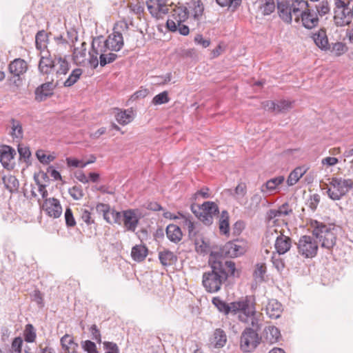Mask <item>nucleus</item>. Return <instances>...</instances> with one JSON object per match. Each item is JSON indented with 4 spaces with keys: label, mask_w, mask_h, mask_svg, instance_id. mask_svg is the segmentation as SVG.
<instances>
[{
    "label": "nucleus",
    "mask_w": 353,
    "mask_h": 353,
    "mask_svg": "<svg viewBox=\"0 0 353 353\" xmlns=\"http://www.w3.org/2000/svg\"><path fill=\"white\" fill-rule=\"evenodd\" d=\"M211 270L203 274V285L210 293L220 290L229 276H235V263L232 261H221L211 254L209 259Z\"/></svg>",
    "instance_id": "f257e3e1"
},
{
    "label": "nucleus",
    "mask_w": 353,
    "mask_h": 353,
    "mask_svg": "<svg viewBox=\"0 0 353 353\" xmlns=\"http://www.w3.org/2000/svg\"><path fill=\"white\" fill-rule=\"evenodd\" d=\"M309 8V4L305 0H292V3H285L278 2V12L280 18L286 23L290 24L292 18L296 23L300 22V17L302 13Z\"/></svg>",
    "instance_id": "f03ea898"
},
{
    "label": "nucleus",
    "mask_w": 353,
    "mask_h": 353,
    "mask_svg": "<svg viewBox=\"0 0 353 353\" xmlns=\"http://www.w3.org/2000/svg\"><path fill=\"white\" fill-rule=\"evenodd\" d=\"M112 52L101 48V38L94 39L92 43V50L89 52V63L90 65L94 68L98 66V56L99 57V63L101 67L114 62L118 58V55Z\"/></svg>",
    "instance_id": "7ed1b4c3"
},
{
    "label": "nucleus",
    "mask_w": 353,
    "mask_h": 353,
    "mask_svg": "<svg viewBox=\"0 0 353 353\" xmlns=\"http://www.w3.org/2000/svg\"><path fill=\"white\" fill-rule=\"evenodd\" d=\"M311 225L313 228V235L319 240L321 248L330 250L336 241L335 228L332 225H327L322 222L314 221Z\"/></svg>",
    "instance_id": "20e7f679"
},
{
    "label": "nucleus",
    "mask_w": 353,
    "mask_h": 353,
    "mask_svg": "<svg viewBox=\"0 0 353 353\" xmlns=\"http://www.w3.org/2000/svg\"><path fill=\"white\" fill-rule=\"evenodd\" d=\"M352 188L353 180L334 177L330 181L326 192L332 200L338 201L346 195Z\"/></svg>",
    "instance_id": "39448f33"
},
{
    "label": "nucleus",
    "mask_w": 353,
    "mask_h": 353,
    "mask_svg": "<svg viewBox=\"0 0 353 353\" xmlns=\"http://www.w3.org/2000/svg\"><path fill=\"white\" fill-rule=\"evenodd\" d=\"M255 311V303L250 296H245L238 301L232 302V313L238 314V319L242 323H248V318L254 315Z\"/></svg>",
    "instance_id": "423d86ee"
},
{
    "label": "nucleus",
    "mask_w": 353,
    "mask_h": 353,
    "mask_svg": "<svg viewBox=\"0 0 353 353\" xmlns=\"http://www.w3.org/2000/svg\"><path fill=\"white\" fill-rule=\"evenodd\" d=\"M8 70L12 74L9 79L10 83L17 88L21 86L24 75L28 70V63L21 58L14 59L10 63Z\"/></svg>",
    "instance_id": "0eeeda50"
},
{
    "label": "nucleus",
    "mask_w": 353,
    "mask_h": 353,
    "mask_svg": "<svg viewBox=\"0 0 353 353\" xmlns=\"http://www.w3.org/2000/svg\"><path fill=\"white\" fill-rule=\"evenodd\" d=\"M191 208L196 217L206 225H210L213 223V217L219 212L218 205L212 201H205L202 205H198L197 210L193 205Z\"/></svg>",
    "instance_id": "6e6552de"
},
{
    "label": "nucleus",
    "mask_w": 353,
    "mask_h": 353,
    "mask_svg": "<svg viewBox=\"0 0 353 353\" xmlns=\"http://www.w3.org/2000/svg\"><path fill=\"white\" fill-rule=\"evenodd\" d=\"M261 337L253 328L246 327L241 335L240 347L244 352L254 351L261 343Z\"/></svg>",
    "instance_id": "1a4fd4ad"
},
{
    "label": "nucleus",
    "mask_w": 353,
    "mask_h": 353,
    "mask_svg": "<svg viewBox=\"0 0 353 353\" xmlns=\"http://www.w3.org/2000/svg\"><path fill=\"white\" fill-rule=\"evenodd\" d=\"M299 253L305 258H313L317 254V242L310 236H301L297 243Z\"/></svg>",
    "instance_id": "9d476101"
},
{
    "label": "nucleus",
    "mask_w": 353,
    "mask_h": 353,
    "mask_svg": "<svg viewBox=\"0 0 353 353\" xmlns=\"http://www.w3.org/2000/svg\"><path fill=\"white\" fill-rule=\"evenodd\" d=\"M140 219L141 214L138 209L123 210L121 225L125 231L135 232Z\"/></svg>",
    "instance_id": "9b49d317"
},
{
    "label": "nucleus",
    "mask_w": 353,
    "mask_h": 353,
    "mask_svg": "<svg viewBox=\"0 0 353 353\" xmlns=\"http://www.w3.org/2000/svg\"><path fill=\"white\" fill-rule=\"evenodd\" d=\"M123 35L120 32L116 30V28H114L113 32L110 34L105 41H101V48L113 52L119 51L123 48Z\"/></svg>",
    "instance_id": "f8f14e48"
},
{
    "label": "nucleus",
    "mask_w": 353,
    "mask_h": 353,
    "mask_svg": "<svg viewBox=\"0 0 353 353\" xmlns=\"http://www.w3.org/2000/svg\"><path fill=\"white\" fill-rule=\"evenodd\" d=\"M334 21L336 26L343 27L349 25L353 19L352 7H335Z\"/></svg>",
    "instance_id": "ddd939ff"
},
{
    "label": "nucleus",
    "mask_w": 353,
    "mask_h": 353,
    "mask_svg": "<svg viewBox=\"0 0 353 353\" xmlns=\"http://www.w3.org/2000/svg\"><path fill=\"white\" fill-rule=\"evenodd\" d=\"M189 17V11L185 6H179L174 10L172 19L166 22L167 28L172 32H176V24L183 23Z\"/></svg>",
    "instance_id": "4468645a"
},
{
    "label": "nucleus",
    "mask_w": 353,
    "mask_h": 353,
    "mask_svg": "<svg viewBox=\"0 0 353 353\" xmlns=\"http://www.w3.org/2000/svg\"><path fill=\"white\" fill-rule=\"evenodd\" d=\"M146 3L150 13L155 18H161L168 13L166 0H149Z\"/></svg>",
    "instance_id": "2eb2a0df"
},
{
    "label": "nucleus",
    "mask_w": 353,
    "mask_h": 353,
    "mask_svg": "<svg viewBox=\"0 0 353 353\" xmlns=\"http://www.w3.org/2000/svg\"><path fill=\"white\" fill-rule=\"evenodd\" d=\"M243 243L238 240L229 241L225 244L221 250L222 254L228 257H237L243 254L245 251Z\"/></svg>",
    "instance_id": "dca6fc26"
},
{
    "label": "nucleus",
    "mask_w": 353,
    "mask_h": 353,
    "mask_svg": "<svg viewBox=\"0 0 353 353\" xmlns=\"http://www.w3.org/2000/svg\"><path fill=\"white\" fill-rule=\"evenodd\" d=\"M41 208L49 216L54 219L59 218L62 214V207L60 202L55 198L46 199Z\"/></svg>",
    "instance_id": "f3484780"
},
{
    "label": "nucleus",
    "mask_w": 353,
    "mask_h": 353,
    "mask_svg": "<svg viewBox=\"0 0 353 353\" xmlns=\"http://www.w3.org/2000/svg\"><path fill=\"white\" fill-rule=\"evenodd\" d=\"M57 57L54 59L51 57L48 52L41 56L39 63V70L41 74H49L56 68Z\"/></svg>",
    "instance_id": "a211bd4d"
},
{
    "label": "nucleus",
    "mask_w": 353,
    "mask_h": 353,
    "mask_svg": "<svg viewBox=\"0 0 353 353\" xmlns=\"http://www.w3.org/2000/svg\"><path fill=\"white\" fill-rule=\"evenodd\" d=\"M319 21L317 13L314 10H311L309 8L302 13L300 17V21H301L303 26L307 29L316 27L319 24Z\"/></svg>",
    "instance_id": "6ab92c4d"
},
{
    "label": "nucleus",
    "mask_w": 353,
    "mask_h": 353,
    "mask_svg": "<svg viewBox=\"0 0 353 353\" xmlns=\"http://www.w3.org/2000/svg\"><path fill=\"white\" fill-rule=\"evenodd\" d=\"M54 89V85L52 82L43 83L37 88L34 91L35 100L39 102L46 100L48 97L53 94Z\"/></svg>",
    "instance_id": "aec40b11"
},
{
    "label": "nucleus",
    "mask_w": 353,
    "mask_h": 353,
    "mask_svg": "<svg viewBox=\"0 0 353 353\" xmlns=\"http://www.w3.org/2000/svg\"><path fill=\"white\" fill-rule=\"evenodd\" d=\"M265 313L269 318L276 319L279 318L283 312V306L276 299H270L265 305Z\"/></svg>",
    "instance_id": "412c9836"
},
{
    "label": "nucleus",
    "mask_w": 353,
    "mask_h": 353,
    "mask_svg": "<svg viewBox=\"0 0 353 353\" xmlns=\"http://www.w3.org/2000/svg\"><path fill=\"white\" fill-rule=\"evenodd\" d=\"M292 245V240L289 236L283 234L279 235L275 241L274 247L279 254H283L290 250Z\"/></svg>",
    "instance_id": "4be33fe9"
},
{
    "label": "nucleus",
    "mask_w": 353,
    "mask_h": 353,
    "mask_svg": "<svg viewBox=\"0 0 353 353\" xmlns=\"http://www.w3.org/2000/svg\"><path fill=\"white\" fill-rule=\"evenodd\" d=\"M210 342L213 347L220 348L223 347L227 342L225 332L221 328L216 329L210 339Z\"/></svg>",
    "instance_id": "5701e85b"
},
{
    "label": "nucleus",
    "mask_w": 353,
    "mask_h": 353,
    "mask_svg": "<svg viewBox=\"0 0 353 353\" xmlns=\"http://www.w3.org/2000/svg\"><path fill=\"white\" fill-rule=\"evenodd\" d=\"M312 38L315 44L321 50H327L330 48L326 32L324 29H320L318 32L314 33Z\"/></svg>",
    "instance_id": "b1692460"
},
{
    "label": "nucleus",
    "mask_w": 353,
    "mask_h": 353,
    "mask_svg": "<svg viewBox=\"0 0 353 353\" xmlns=\"http://www.w3.org/2000/svg\"><path fill=\"white\" fill-rule=\"evenodd\" d=\"M16 154L15 150L8 145L0 148V161L4 168H7Z\"/></svg>",
    "instance_id": "393cba45"
},
{
    "label": "nucleus",
    "mask_w": 353,
    "mask_h": 353,
    "mask_svg": "<svg viewBox=\"0 0 353 353\" xmlns=\"http://www.w3.org/2000/svg\"><path fill=\"white\" fill-rule=\"evenodd\" d=\"M166 236L170 241L178 243L181 240L183 234L178 225L170 224L166 228Z\"/></svg>",
    "instance_id": "a878e982"
},
{
    "label": "nucleus",
    "mask_w": 353,
    "mask_h": 353,
    "mask_svg": "<svg viewBox=\"0 0 353 353\" xmlns=\"http://www.w3.org/2000/svg\"><path fill=\"white\" fill-rule=\"evenodd\" d=\"M284 176H279L268 180L260 188L263 194H268L276 190V188L284 181Z\"/></svg>",
    "instance_id": "bb28decb"
},
{
    "label": "nucleus",
    "mask_w": 353,
    "mask_h": 353,
    "mask_svg": "<svg viewBox=\"0 0 353 353\" xmlns=\"http://www.w3.org/2000/svg\"><path fill=\"white\" fill-rule=\"evenodd\" d=\"M292 212V208L289 206L288 203H285L281 205L279 209L270 210L267 213V216L269 220L281 217L290 214Z\"/></svg>",
    "instance_id": "cd10ccee"
},
{
    "label": "nucleus",
    "mask_w": 353,
    "mask_h": 353,
    "mask_svg": "<svg viewBox=\"0 0 353 353\" xmlns=\"http://www.w3.org/2000/svg\"><path fill=\"white\" fill-rule=\"evenodd\" d=\"M230 195L241 205L244 204V197L247 193V187L245 183H241L237 185L234 190H229Z\"/></svg>",
    "instance_id": "c85d7f7f"
},
{
    "label": "nucleus",
    "mask_w": 353,
    "mask_h": 353,
    "mask_svg": "<svg viewBox=\"0 0 353 353\" xmlns=\"http://www.w3.org/2000/svg\"><path fill=\"white\" fill-rule=\"evenodd\" d=\"M263 335L265 341L270 344L276 343L281 336L280 331L275 326L266 327Z\"/></svg>",
    "instance_id": "c756f323"
},
{
    "label": "nucleus",
    "mask_w": 353,
    "mask_h": 353,
    "mask_svg": "<svg viewBox=\"0 0 353 353\" xmlns=\"http://www.w3.org/2000/svg\"><path fill=\"white\" fill-rule=\"evenodd\" d=\"M159 259L163 266H169L175 263L177 256L168 250H163L159 252Z\"/></svg>",
    "instance_id": "7c9ffc66"
},
{
    "label": "nucleus",
    "mask_w": 353,
    "mask_h": 353,
    "mask_svg": "<svg viewBox=\"0 0 353 353\" xmlns=\"http://www.w3.org/2000/svg\"><path fill=\"white\" fill-rule=\"evenodd\" d=\"M86 46L85 42H82L80 47H76L74 49L72 57L73 60L77 64H83L85 61L86 56Z\"/></svg>",
    "instance_id": "2f4dec72"
},
{
    "label": "nucleus",
    "mask_w": 353,
    "mask_h": 353,
    "mask_svg": "<svg viewBox=\"0 0 353 353\" xmlns=\"http://www.w3.org/2000/svg\"><path fill=\"white\" fill-rule=\"evenodd\" d=\"M2 180L6 188L10 192L14 193L18 191L19 182L14 176L11 174L6 175L3 177Z\"/></svg>",
    "instance_id": "473e14b6"
},
{
    "label": "nucleus",
    "mask_w": 353,
    "mask_h": 353,
    "mask_svg": "<svg viewBox=\"0 0 353 353\" xmlns=\"http://www.w3.org/2000/svg\"><path fill=\"white\" fill-rule=\"evenodd\" d=\"M117 121L123 125L130 123L133 119V111L131 109L120 110L115 115Z\"/></svg>",
    "instance_id": "72a5a7b5"
},
{
    "label": "nucleus",
    "mask_w": 353,
    "mask_h": 353,
    "mask_svg": "<svg viewBox=\"0 0 353 353\" xmlns=\"http://www.w3.org/2000/svg\"><path fill=\"white\" fill-rule=\"evenodd\" d=\"M61 343L68 353H76L79 347L78 344L74 341L72 336L68 334H65L61 339Z\"/></svg>",
    "instance_id": "f704fd0d"
},
{
    "label": "nucleus",
    "mask_w": 353,
    "mask_h": 353,
    "mask_svg": "<svg viewBox=\"0 0 353 353\" xmlns=\"http://www.w3.org/2000/svg\"><path fill=\"white\" fill-rule=\"evenodd\" d=\"M148 254V248L145 245H137L132 249V258L137 261L141 262L145 259Z\"/></svg>",
    "instance_id": "c9c22d12"
},
{
    "label": "nucleus",
    "mask_w": 353,
    "mask_h": 353,
    "mask_svg": "<svg viewBox=\"0 0 353 353\" xmlns=\"http://www.w3.org/2000/svg\"><path fill=\"white\" fill-rule=\"evenodd\" d=\"M212 303L220 312L225 315L232 313V303L228 304L219 296L214 297Z\"/></svg>",
    "instance_id": "e433bc0d"
},
{
    "label": "nucleus",
    "mask_w": 353,
    "mask_h": 353,
    "mask_svg": "<svg viewBox=\"0 0 353 353\" xmlns=\"http://www.w3.org/2000/svg\"><path fill=\"white\" fill-rule=\"evenodd\" d=\"M306 169L304 167L296 168L289 175L287 183L291 186L298 182V181L305 174Z\"/></svg>",
    "instance_id": "4c0bfd02"
},
{
    "label": "nucleus",
    "mask_w": 353,
    "mask_h": 353,
    "mask_svg": "<svg viewBox=\"0 0 353 353\" xmlns=\"http://www.w3.org/2000/svg\"><path fill=\"white\" fill-rule=\"evenodd\" d=\"M219 228L220 232L223 234L229 233L230 225H229V214L227 211H222L219 221Z\"/></svg>",
    "instance_id": "58836bf2"
},
{
    "label": "nucleus",
    "mask_w": 353,
    "mask_h": 353,
    "mask_svg": "<svg viewBox=\"0 0 353 353\" xmlns=\"http://www.w3.org/2000/svg\"><path fill=\"white\" fill-rule=\"evenodd\" d=\"M11 135L13 138L21 139L23 137V131L21 122L15 119H10Z\"/></svg>",
    "instance_id": "ea45409f"
},
{
    "label": "nucleus",
    "mask_w": 353,
    "mask_h": 353,
    "mask_svg": "<svg viewBox=\"0 0 353 353\" xmlns=\"http://www.w3.org/2000/svg\"><path fill=\"white\" fill-rule=\"evenodd\" d=\"M56 65L54 70L57 75L65 74L70 69L68 62L61 57H57Z\"/></svg>",
    "instance_id": "a19ab883"
},
{
    "label": "nucleus",
    "mask_w": 353,
    "mask_h": 353,
    "mask_svg": "<svg viewBox=\"0 0 353 353\" xmlns=\"http://www.w3.org/2000/svg\"><path fill=\"white\" fill-rule=\"evenodd\" d=\"M109 214L105 219L108 223L121 225L123 211L118 212L115 210H110Z\"/></svg>",
    "instance_id": "79ce46f5"
},
{
    "label": "nucleus",
    "mask_w": 353,
    "mask_h": 353,
    "mask_svg": "<svg viewBox=\"0 0 353 353\" xmlns=\"http://www.w3.org/2000/svg\"><path fill=\"white\" fill-rule=\"evenodd\" d=\"M192 14L194 18L198 19L202 14L204 10V6L201 0L193 1L190 6Z\"/></svg>",
    "instance_id": "37998d69"
},
{
    "label": "nucleus",
    "mask_w": 353,
    "mask_h": 353,
    "mask_svg": "<svg viewBox=\"0 0 353 353\" xmlns=\"http://www.w3.org/2000/svg\"><path fill=\"white\" fill-rule=\"evenodd\" d=\"M48 34L44 30L39 31L35 37L36 48L42 50L46 48Z\"/></svg>",
    "instance_id": "c03bdc74"
},
{
    "label": "nucleus",
    "mask_w": 353,
    "mask_h": 353,
    "mask_svg": "<svg viewBox=\"0 0 353 353\" xmlns=\"http://www.w3.org/2000/svg\"><path fill=\"white\" fill-rule=\"evenodd\" d=\"M262 201V196L256 193L251 197V202L248 206L247 210L249 212L255 213L260 207V203Z\"/></svg>",
    "instance_id": "a18cd8bd"
},
{
    "label": "nucleus",
    "mask_w": 353,
    "mask_h": 353,
    "mask_svg": "<svg viewBox=\"0 0 353 353\" xmlns=\"http://www.w3.org/2000/svg\"><path fill=\"white\" fill-rule=\"evenodd\" d=\"M82 74L81 69L77 68L72 70L68 78L64 82V86L70 87L74 85Z\"/></svg>",
    "instance_id": "49530a36"
},
{
    "label": "nucleus",
    "mask_w": 353,
    "mask_h": 353,
    "mask_svg": "<svg viewBox=\"0 0 353 353\" xmlns=\"http://www.w3.org/2000/svg\"><path fill=\"white\" fill-rule=\"evenodd\" d=\"M328 50H330V52H332L335 56L339 57L344 54L347 50V48L345 43L342 42H336L332 43L330 46V48Z\"/></svg>",
    "instance_id": "de8ad7c7"
},
{
    "label": "nucleus",
    "mask_w": 353,
    "mask_h": 353,
    "mask_svg": "<svg viewBox=\"0 0 353 353\" xmlns=\"http://www.w3.org/2000/svg\"><path fill=\"white\" fill-rule=\"evenodd\" d=\"M216 1L221 7H228L235 10L240 6L242 0H216Z\"/></svg>",
    "instance_id": "09e8293b"
},
{
    "label": "nucleus",
    "mask_w": 353,
    "mask_h": 353,
    "mask_svg": "<svg viewBox=\"0 0 353 353\" xmlns=\"http://www.w3.org/2000/svg\"><path fill=\"white\" fill-rule=\"evenodd\" d=\"M169 101L170 98L168 97V92L167 91H163L154 97L152 103L154 105H158L166 103L169 102Z\"/></svg>",
    "instance_id": "8fccbe9b"
},
{
    "label": "nucleus",
    "mask_w": 353,
    "mask_h": 353,
    "mask_svg": "<svg viewBox=\"0 0 353 353\" xmlns=\"http://www.w3.org/2000/svg\"><path fill=\"white\" fill-rule=\"evenodd\" d=\"M68 192L73 199L77 201L81 199L84 196L83 188L80 185H74L70 188Z\"/></svg>",
    "instance_id": "3c124183"
},
{
    "label": "nucleus",
    "mask_w": 353,
    "mask_h": 353,
    "mask_svg": "<svg viewBox=\"0 0 353 353\" xmlns=\"http://www.w3.org/2000/svg\"><path fill=\"white\" fill-rule=\"evenodd\" d=\"M24 338L26 341L32 343L36 338V333L34 327L31 324H28L24 330Z\"/></svg>",
    "instance_id": "603ef678"
},
{
    "label": "nucleus",
    "mask_w": 353,
    "mask_h": 353,
    "mask_svg": "<svg viewBox=\"0 0 353 353\" xmlns=\"http://www.w3.org/2000/svg\"><path fill=\"white\" fill-rule=\"evenodd\" d=\"M260 316L261 314H258L256 311H255V314L250 317H249V324L251 325L250 328H253V330L256 332L259 331L261 328V323H260Z\"/></svg>",
    "instance_id": "864d4df0"
},
{
    "label": "nucleus",
    "mask_w": 353,
    "mask_h": 353,
    "mask_svg": "<svg viewBox=\"0 0 353 353\" xmlns=\"http://www.w3.org/2000/svg\"><path fill=\"white\" fill-rule=\"evenodd\" d=\"M316 12L319 15L324 16L330 11V7L327 1H322L316 5Z\"/></svg>",
    "instance_id": "5fc2aeb1"
},
{
    "label": "nucleus",
    "mask_w": 353,
    "mask_h": 353,
    "mask_svg": "<svg viewBox=\"0 0 353 353\" xmlns=\"http://www.w3.org/2000/svg\"><path fill=\"white\" fill-rule=\"evenodd\" d=\"M81 347L87 353H98L95 343L90 340L82 341Z\"/></svg>",
    "instance_id": "6e6d98bb"
},
{
    "label": "nucleus",
    "mask_w": 353,
    "mask_h": 353,
    "mask_svg": "<svg viewBox=\"0 0 353 353\" xmlns=\"http://www.w3.org/2000/svg\"><path fill=\"white\" fill-rule=\"evenodd\" d=\"M36 156L39 161L43 164H48L50 162L54 159L52 155H46L43 150H38L36 152Z\"/></svg>",
    "instance_id": "4d7b16f0"
},
{
    "label": "nucleus",
    "mask_w": 353,
    "mask_h": 353,
    "mask_svg": "<svg viewBox=\"0 0 353 353\" xmlns=\"http://www.w3.org/2000/svg\"><path fill=\"white\" fill-rule=\"evenodd\" d=\"M179 214L181 216V218L183 219V223L187 227L189 232V236H192V233L194 232V223L192 221L191 218L192 216L188 214V216L183 215L182 214L179 212Z\"/></svg>",
    "instance_id": "13d9d810"
},
{
    "label": "nucleus",
    "mask_w": 353,
    "mask_h": 353,
    "mask_svg": "<svg viewBox=\"0 0 353 353\" xmlns=\"http://www.w3.org/2000/svg\"><path fill=\"white\" fill-rule=\"evenodd\" d=\"M81 218L88 226L94 223V219L92 217V213L86 209L81 210Z\"/></svg>",
    "instance_id": "bf43d9fd"
},
{
    "label": "nucleus",
    "mask_w": 353,
    "mask_h": 353,
    "mask_svg": "<svg viewBox=\"0 0 353 353\" xmlns=\"http://www.w3.org/2000/svg\"><path fill=\"white\" fill-rule=\"evenodd\" d=\"M292 108V102L281 100L276 103V113L284 112Z\"/></svg>",
    "instance_id": "052dcab7"
},
{
    "label": "nucleus",
    "mask_w": 353,
    "mask_h": 353,
    "mask_svg": "<svg viewBox=\"0 0 353 353\" xmlns=\"http://www.w3.org/2000/svg\"><path fill=\"white\" fill-rule=\"evenodd\" d=\"M320 202V196L318 194H314L307 200V205L312 212H314Z\"/></svg>",
    "instance_id": "680f3d73"
},
{
    "label": "nucleus",
    "mask_w": 353,
    "mask_h": 353,
    "mask_svg": "<svg viewBox=\"0 0 353 353\" xmlns=\"http://www.w3.org/2000/svg\"><path fill=\"white\" fill-rule=\"evenodd\" d=\"M266 267L264 264H257L254 272V277L256 280L262 281L265 273Z\"/></svg>",
    "instance_id": "e2e57ef3"
},
{
    "label": "nucleus",
    "mask_w": 353,
    "mask_h": 353,
    "mask_svg": "<svg viewBox=\"0 0 353 353\" xmlns=\"http://www.w3.org/2000/svg\"><path fill=\"white\" fill-rule=\"evenodd\" d=\"M31 297L32 300L36 302L39 307H43L44 306L43 294L39 290H34L31 294Z\"/></svg>",
    "instance_id": "0e129e2a"
},
{
    "label": "nucleus",
    "mask_w": 353,
    "mask_h": 353,
    "mask_svg": "<svg viewBox=\"0 0 353 353\" xmlns=\"http://www.w3.org/2000/svg\"><path fill=\"white\" fill-rule=\"evenodd\" d=\"M65 219L67 226L73 227L76 225V221L73 216L72 211L70 208H68L65 210Z\"/></svg>",
    "instance_id": "69168bd1"
},
{
    "label": "nucleus",
    "mask_w": 353,
    "mask_h": 353,
    "mask_svg": "<svg viewBox=\"0 0 353 353\" xmlns=\"http://www.w3.org/2000/svg\"><path fill=\"white\" fill-rule=\"evenodd\" d=\"M18 152L20 156V159H23L25 161H26V160H28L31 155L29 148L23 145L19 144L18 145Z\"/></svg>",
    "instance_id": "338daca9"
},
{
    "label": "nucleus",
    "mask_w": 353,
    "mask_h": 353,
    "mask_svg": "<svg viewBox=\"0 0 353 353\" xmlns=\"http://www.w3.org/2000/svg\"><path fill=\"white\" fill-rule=\"evenodd\" d=\"M275 8V4L274 2V0H268L266 1L265 3L261 7V9L263 10V13L264 14H270Z\"/></svg>",
    "instance_id": "774afa93"
}]
</instances>
